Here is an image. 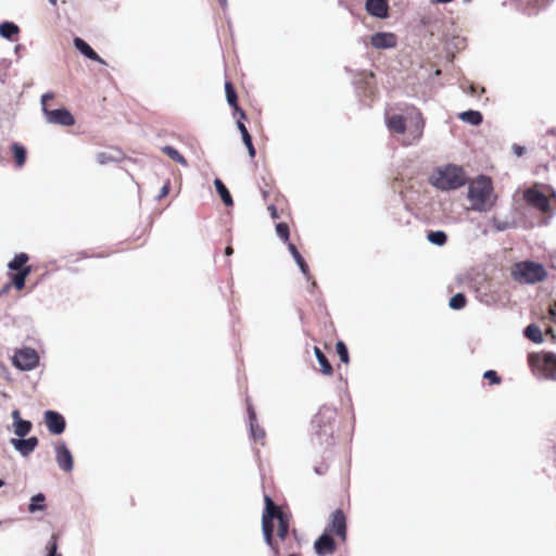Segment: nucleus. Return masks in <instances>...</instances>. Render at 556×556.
I'll list each match as a JSON object with an SVG mask.
<instances>
[{"mask_svg": "<svg viewBox=\"0 0 556 556\" xmlns=\"http://www.w3.org/2000/svg\"><path fill=\"white\" fill-rule=\"evenodd\" d=\"M265 508L262 515V532L267 546H269L276 556L279 555L280 549L274 541V520L278 521V538L285 541L289 533L290 518L288 514L274 503L269 495L264 496Z\"/></svg>", "mask_w": 556, "mask_h": 556, "instance_id": "nucleus-1", "label": "nucleus"}, {"mask_svg": "<svg viewBox=\"0 0 556 556\" xmlns=\"http://www.w3.org/2000/svg\"><path fill=\"white\" fill-rule=\"evenodd\" d=\"M467 198L471 202L472 211L479 213L489 212L496 201L491 179L484 175L478 176L469 184Z\"/></svg>", "mask_w": 556, "mask_h": 556, "instance_id": "nucleus-2", "label": "nucleus"}, {"mask_svg": "<svg viewBox=\"0 0 556 556\" xmlns=\"http://www.w3.org/2000/svg\"><path fill=\"white\" fill-rule=\"evenodd\" d=\"M430 184L441 190H456L465 186L468 181L465 170L456 164H445L437 167L429 177Z\"/></svg>", "mask_w": 556, "mask_h": 556, "instance_id": "nucleus-3", "label": "nucleus"}, {"mask_svg": "<svg viewBox=\"0 0 556 556\" xmlns=\"http://www.w3.org/2000/svg\"><path fill=\"white\" fill-rule=\"evenodd\" d=\"M510 275L519 283L533 285L543 281L547 273L542 264L523 261L513 266Z\"/></svg>", "mask_w": 556, "mask_h": 556, "instance_id": "nucleus-4", "label": "nucleus"}, {"mask_svg": "<svg viewBox=\"0 0 556 556\" xmlns=\"http://www.w3.org/2000/svg\"><path fill=\"white\" fill-rule=\"evenodd\" d=\"M12 363L17 369L28 371L38 365L39 356L36 350L24 348L15 352L12 357Z\"/></svg>", "mask_w": 556, "mask_h": 556, "instance_id": "nucleus-5", "label": "nucleus"}, {"mask_svg": "<svg viewBox=\"0 0 556 556\" xmlns=\"http://www.w3.org/2000/svg\"><path fill=\"white\" fill-rule=\"evenodd\" d=\"M525 201L538 211L552 215L549 199L534 187L527 188L523 191Z\"/></svg>", "mask_w": 556, "mask_h": 556, "instance_id": "nucleus-6", "label": "nucleus"}, {"mask_svg": "<svg viewBox=\"0 0 556 556\" xmlns=\"http://www.w3.org/2000/svg\"><path fill=\"white\" fill-rule=\"evenodd\" d=\"M43 116L48 124L60 125V126H73L75 118L73 114L65 108L49 110L43 108Z\"/></svg>", "mask_w": 556, "mask_h": 556, "instance_id": "nucleus-7", "label": "nucleus"}, {"mask_svg": "<svg viewBox=\"0 0 556 556\" xmlns=\"http://www.w3.org/2000/svg\"><path fill=\"white\" fill-rule=\"evenodd\" d=\"M336 409L332 407L323 406L318 413L313 417L312 425L319 428V433L325 435L331 434V428L328 426L334 419Z\"/></svg>", "mask_w": 556, "mask_h": 556, "instance_id": "nucleus-8", "label": "nucleus"}, {"mask_svg": "<svg viewBox=\"0 0 556 556\" xmlns=\"http://www.w3.org/2000/svg\"><path fill=\"white\" fill-rule=\"evenodd\" d=\"M43 419L47 429L54 435L62 434L66 428V421L62 414L55 410H46Z\"/></svg>", "mask_w": 556, "mask_h": 556, "instance_id": "nucleus-9", "label": "nucleus"}, {"mask_svg": "<svg viewBox=\"0 0 556 556\" xmlns=\"http://www.w3.org/2000/svg\"><path fill=\"white\" fill-rule=\"evenodd\" d=\"M55 462L64 472H71L74 467V459L70 448L64 442H59L55 447Z\"/></svg>", "mask_w": 556, "mask_h": 556, "instance_id": "nucleus-10", "label": "nucleus"}, {"mask_svg": "<svg viewBox=\"0 0 556 556\" xmlns=\"http://www.w3.org/2000/svg\"><path fill=\"white\" fill-rule=\"evenodd\" d=\"M409 118L413 124V128L409 131L408 141L406 142V144H415L422 137L424 128H425V119L422 117L421 112L416 109H414L413 112L409 114Z\"/></svg>", "mask_w": 556, "mask_h": 556, "instance_id": "nucleus-11", "label": "nucleus"}, {"mask_svg": "<svg viewBox=\"0 0 556 556\" xmlns=\"http://www.w3.org/2000/svg\"><path fill=\"white\" fill-rule=\"evenodd\" d=\"M370 45L378 50L395 48L397 45L396 36L389 31H378L371 35Z\"/></svg>", "mask_w": 556, "mask_h": 556, "instance_id": "nucleus-12", "label": "nucleus"}, {"mask_svg": "<svg viewBox=\"0 0 556 556\" xmlns=\"http://www.w3.org/2000/svg\"><path fill=\"white\" fill-rule=\"evenodd\" d=\"M12 446L23 456L27 457L37 447L39 440L37 437L24 438H12L10 440Z\"/></svg>", "mask_w": 556, "mask_h": 556, "instance_id": "nucleus-13", "label": "nucleus"}, {"mask_svg": "<svg viewBox=\"0 0 556 556\" xmlns=\"http://www.w3.org/2000/svg\"><path fill=\"white\" fill-rule=\"evenodd\" d=\"M328 530L334 532L340 539H346V519L341 509H337L331 514V522Z\"/></svg>", "mask_w": 556, "mask_h": 556, "instance_id": "nucleus-14", "label": "nucleus"}, {"mask_svg": "<svg viewBox=\"0 0 556 556\" xmlns=\"http://www.w3.org/2000/svg\"><path fill=\"white\" fill-rule=\"evenodd\" d=\"M539 366L546 379L556 380V354H544L539 361Z\"/></svg>", "mask_w": 556, "mask_h": 556, "instance_id": "nucleus-15", "label": "nucleus"}, {"mask_svg": "<svg viewBox=\"0 0 556 556\" xmlns=\"http://www.w3.org/2000/svg\"><path fill=\"white\" fill-rule=\"evenodd\" d=\"M314 548L319 556L330 555L336 551V542L331 535L325 532L315 541Z\"/></svg>", "mask_w": 556, "mask_h": 556, "instance_id": "nucleus-16", "label": "nucleus"}, {"mask_svg": "<svg viewBox=\"0 0 556 556\" xmlns=\"http://www.w3.org/2000/svg\"><path fill=\"white\" fill-rule=\"evenodd\" d=\"M248 421L250 437L254 440H263L265 438L264 429L258 425L256 419V413L251 404H248Z\"/></svg>", "mask_w": 556, "mask_h": 556, "instance_id": "nucleus-17", "label": "nucleus"}, {"mask_svg": "<svg viewBox=\"0 0 556 556\" xmlns=\"http://www.w3.org/2000/svg\"><path fill=\"white\" fill-rule=\"evenodd\" d=\"M73 45L85 58L101 64H105V61L83 38L75 37Z\"/></svg>", "mask_w": 556, "mask_h": 556, "instance_id": "nucleus-18", "label": "nucleus"}, {"mask_svg": "<svg viewBox=\"0 0 556 556\" xmlns=\"http://www.w3.org/2000/svg\"><path fill=\"white\" fill-rule=\"evenodd\" d=\"M527 14H536L545 9L553 0H515Z\"/></svg>", "mask_w": 556, "mask_h": 556, "instance_id": "nucleus-19", "label": "nucleus"}, {"mask_svg": "<svg viewBox=\"0 0 556 556\" xmlns=\"http://www.w3.org/2000/svg\"><path fill=\"white\" fill-rule=\"evenodd\" d=\"M365 7L371 16L384 18L388 15V3L386 0H367Z\"/></svg>", "mask_w": 556, "mask_h": 556, "instance_id": "nucleus-20", "label": "nucleus"}, {"mask_svg": "<svg viewBox=\"0 0 556 556\" xmlns=\"http://www.w3.org/2000/svg\"><path fill=\"white\" fill-rule=\"evenodd\" d=\"M386 125L392 132L403 135L406 131V121L401 114H393L386 117Z\"/></svg>", "mask_w": 556, "mask_h": 556, "instance_id": "nucleus-21", "label": "nucleus"}, {"mask_svg": "<svg viewBox=\"0 0 556 556\" xmlns=\"http://www.w3.org/2000/svg\"><path fill=\"white\" fill-rule=\"evenodd\" d=\"M225 93L227 103L239 114L240 118H245V113L238 106V97L231 83H225Z\"/></svg>", "mask_w": 556, "mask_h": 556, "instance_id": "nucleus-22", "label": "nucleus"}, {"mask_svg": "<svg viewBox=\"0 0 556 556\" xmlns=\"http://www.w3.org/2000/svg\"><path fill=\"white\" fill-rule=\"evenodd\" d=\"M288 250L291 253L296 265L299 266L301 273L304 276H306L307 279H311L308 266H307L305 260L303 258V256L301 255V253L298 251L296 247L293 243L288 242Z\"/></svg>", "mask_w": 556, "mask_h": 556, "instance_id": "nucleus-23", "label": "nucleus"}, {"mask_svg": "<svg viewBox=\"0 0 556 556\" xmlns=\"http://www.w3.org/2000/svg\"><path fill=\"white\" fill-rule=\"evenodd\" d=\"M458 118L469 125L478 126L482 123L483 115L480 111L467 110V111L459 113Z\"/></svg>", "mask_w": 556, "mask_h": 556, "instance_id": "nucleus-24", "label": "nucleus"}, {"mask_svg": "<svg viewBox=\"0 0 556 556\" xmlns=\"http://www.w3.org/2000/svg\"><path fill=\"white\" fill-rule=\"evenodd\" d=\"M214 186H215L216 192L220 197L223 203L226 206H232L233 200H232V197H231L229 190L225 186V184L219 178H215Z\"/></svg>", "mask_w": 556, "mask_h": 556, "instance_id": "nucleus-25", "label": "nucleus"}, {"mask_svg": "<svg viewBox=\"0 0 556 556\" xmlns=\"http://www.w3.org/2000/svg\"><path fill=\"white\" fill-rule=\"evenodd\" d=\"M20 33L18 26L13 22L0 23V36L8 40H13V37Z\"/></svg>", "mask_w": 556, "mask_h": 556, "instance_id": "nucleus-26", "label": "nucleus"}, {"mask_svg": "<svg viewBox=\"0 0 556 556\" xmlns=\"http://www.w3.org/2000/svg\"><path fill=\"white\" fill-rule=\"evenodd\" d=\"M314 353H315L318 364L321 367V372L326 376L332 375V372H333L332 366L329 363L327 356L324 354V352L319 348L315 346Z\"/></svg>", "mask_w": 556, "mask_h": 556, "instance_id": "nucleus-27", "label": "nucleus"}, {"mask_svg": "<svg viewBox=\"0 0 556 556\" xmlns=\"http://www.w3.org/2000/svg\"><path fill=\"white\" fill-rule=\"evenodd\" d=\"M30 267L21 268L20 271L15 273L11 277V282L16 290H22L25 287L27 276L30 274Z\"/></svg>", "mask_w": 556, "mask_h": 556, "instance_id": "nucleus-28", "label": "nucleus"}, {"mask_svg": "<svg viewBox=\"0 0 556 556\" xmlns=\"http://www.w3.org/2000/svg\"><path fill=\"white\" fill-rule=\"evenodd\" d=\"M162 151L173 161L179 163L180 165H182L185 167L188 166L187 160L185 159V156L182 154L179 153V151L176 148H174L172 146H164V147H162Z\"/></svg>", "mask_w": 556, "mask_h": 556, "instance_id": "nucleus-29", "label": "nucleus"}, {"mask_svg": "<svg viewBox=\"0 0 556 556\" xmlns=\"http://www.w3.org/2000/svg\"><path fill=\"white\" fill-rule=\"evenodd\" d=\"M46 496L43 493H37L30 498L28 510L34 514L36 511H42L46 509L45 505Z\"/></svg>", "mask_w": 556, "mask_h": 556, "instance_id": "nucleus-30", "label": "nucleus"}, {"mask_svg": "<svg viewBox=\"0 0 556 556\" xmlns=\"http://www.w3.org/2000/svg\"><path fill=\"white\" fill-rule=\"evenodd\" d=\"M427 240L437 247H443L447 241V235L443 230L429 231Z\"/></svg>", "mask_w": 556, "mask_h": 556, "instance_id": "nucleus-31", "label": "nucleus"}, {"mask_svg": "<svg viewBox=\"0 0 556 556\" xmlns=\"http://www.w3.org/2000/svg\"><path fill=\"white\" fill-rule=\"evenodd\" d=\"M525 336L534 343H541L543 336L540 327L534 324H530L525 328Z\"/></svg>", "mask_w": 556, "mask_h": 556, "instance_id": "nucleus-32", "label": "nucleus"}, {"mask_svg": "<svg viewBox=\"0 0 556 556\" xmlns=\"http://www.w3.org/2000/svg\"><path fill=\"white\" fill-rule=\"evenodd\" d=\"M29 257L26 253L16 254L13 260H11L8 264L9 269L20 271L21 268L26 267L25 264L28 262Z\"/></svg>", "mask_w": 556, "mask_h": 556, "instance_id": "nucleus-33", "label": "nucleus"}, {"mask_svg": "<svg viewBox=\"0 0 556 556\" xmlns=\"http://www.w3.org/2000/svg\"><path fill=\"white\" fill-rule=\"evenodd\" d=\"M12 152L17 167H22L26 162V150L18 143H13Z\"/></svg>", "mask_w": 556, "mask_h": 556, "instance_id": "nucleus-34", "label": "nucleus"}, {"mask_svg": "<svg viewBox=\"0 0 556 556\" xmlns=\"http://www.w3.org/2000/svg\"><path fill=\"white\" fill-rule=\"evenodd\" d=\"M14 433L18 438L26 437L31 430V422L29 420H18L13 424Z\"/></svg>", "mask_w": 556, "mask_h": 556, "instance_id": "nucleus-35", "label": "nucleus"}, {"mask_svg": "<svg viewBox=\"0 0 556 556\" xmlns=\"http://www.w3.org/2000/svg\"><path fill=\"white\" fill-rule=\"evenodd\" d=\"M466 304H467L466 295L460 292L454 294L448 301L450 308H452L454 311L463 309L466 306Z\"/></svg>", "mask_w": 556, "mask_h": 556, "instance_id": "nucleus-36", "label": "nucleus"}, {"mask_svg": "<svg viewBox=\"0 0 556 556\" xmlns=\"http://www.w3.org/2000/svg\"><path fill=\"white\" fill-rule=\"evenodd\" d=\"M336 352L342 363H344V364L349 363V361H350L349 350L343 341H338L336 343Z\"/></svg>", "mask_w": 556, "mask_h": 556, "instance_id": "nucleus-37", "label": "nucleus"}, {"mask_svg": "<svg viewBox=\"0 0 556 556\" xmlns=\"http://www.w3.org/2000/svg\"><path fill=\"white\" fill-rule=\"evenodd\" d=\"M276 232H277V236L283 241V242H289V237H290V230H289V226L287 223H278L276 225Z\"/></svg>", "mask_w": 556, "mask_h": 556, "instance_id": "nucleus-38", "label": "nucleus"}, {"mask_svg": "<svg viewBox=\"0 0 556 556\" xmlns=\"http://www.w3.org/2000/svg\"><path fill=\"white\" fill-rule=\"evenodd\" d=\"M47 556H62V554L58 553V542L56 536L52 535L47 544Z\"/></svg>", "mask_w": 556, "mask_h": 556, "instance_id": "nucleus-39", "label": "nucleus"}, {"mask_svg": "<svg viewBox=\"0 0 556 556\" xmlns=\"http://www.w3.org/2000/svg\"><path fill=\"white\" fill-rule=\"evenodd\" d=\"M492 224H493V227L497 231H505V230L511 228L514 225L513 223H510L508 220H500L497 218H493Z\"/></svg>", "mask_w": 556, "mask_h": 556, "instance_id": "nucleus-40", "label": "nucleus"}, {"mask_svg": "<svg viewBox=\"0 0 556 556\" xmlns=\"http://www.w3.org/2000/svg\"><path fill=\"white\" fill-rule=\"evenodd\" d=\"M242 141H243L245 148L248 149L249 156L250 157H254L255 154H256V151H255V148L253 146L252 136L251 135H244V137H242Z\"/></svg>", "mask_w": 556, "mask_h": 556, "instance_id": "nucleus-41", "label": "nucleus"}, {"mask_svg": "<svg viewBox=\"0 0 556 556\" xmlns=\"http://www.w3.org/2000/svg\"><path fill=\"white\" fill-rule=\"evenodd\" d=\"M483 378L489 380L490 383H492V384H498L501 382L500 376L497 375V372L495 370H492V369L484 371Z\"/></svg>", "mask_w": 556, "mask_h": 556, "instance_id": "nucleus-42", "label": "nucleus"}, {"mask_svg": "<svg viewBox=\"0 0 556 556\" xmlns=\"http://www.w3.org/2000/svg\"><path fill=\"white\" fill-rule=\"evenodd\" d=\"M96 160L100 165H105L110 162H114L115 159L106 152H99L96 155Z\"/></svg>", "mask_w": 556, "mask_h": 556, "instance_id": "nucleus-43", "label": "nucleus"}, {"mask_svg": "<svg viewBox=\"0 0 556 556\" xmlns=\"http://www.w3.org/2000/svg\"><path fill=\"white\" fill-rule=\"evenodd\" d=\"M54 97H55V96H54V93H53V92H51V91H48V92H46V93H43V94L41 96V98H40V104H41V111H42V112H43V108H48V106H47V101H48V100H52V99H54Z\"/></svg>", "mask_w": 556, "mask_h": 556, "instance_id": "nucleus-44", "label": "nucleus"}, {"mask_svg": "<svg viewBox=\"0 0 556 556\" xmlns=\"http://www.w3.org/2000/svg\"><path fill=\"white\" fill-rule=\"evenodd\" d=\"M168 192H169V184H168V182H166V184H164V185H163V187L161 188L160 193L157 194L156 199H157V200L163 199L164 197H166V195L168 194Z\"/></svg>", "mask_w": 556, "mask_h": 556, "instance_id": "nucleus-45", "label": "nucleus"}, {"mask_svg": "<svg viewBox=\"0 0 556 556\" xmlns=\"http://www.w3.org/2000/svg\"><path fill=\"white\" fill-rule=\"evenodd\" d=\"M513 151L515 155L521 156L526 152V148L519 144H513Z\"/></svg>", "mask_w": 556, "mask_h": 556, "instance_id": "nucleus-46", "label": "nucleus"}, {"mask_svg": "<svg viewBox=\"0 0 556 556\" xmlns=\"http://www.w3.org/2000/svg\"><path fill=\"white\" fill-rule=\"evenodd\" d=\"M237 128L240 131L241 137H244V135H250V132L248 131L245 125L241 121L237 122Z\"/></svg>", "mask_w": 556, "mask_h": 556, "instance_id": "nucleus-47", "label": "nucleus"}, {"mask_svg": "<svg viewBox=\"0 0 556 556\" xmlns=\"http://www.w3.org/2000/svg\"><path fill=\"white\" fill-rule=\"evenodd\" d=\"M268 210L270 212V216H271L273 219H277L279 217L277 208H276L275 205H269Z\"/></svg>", "mask_w": 556, "mask_h": 556, "instance_id": "nucleus-48", "label": "nucleus"}, {"mask_svg": "<svg viewBox=\"0 0 556 556\" xmlns=\"http://www.w3.org/2000/svg\"><path fill=\"white\" fill-rule=\"evenodd\" d=\"M549 315L553 320L556 323V302L549 307Z\"/></svg>", "mask_w": 556, "mask_h": 556, "instance_id": "nucleus-49", "label": "nucleus"}, {"mask_svg": "<svg viewBox=\"0 0 556 556\" xmlns=\"http://www.w3.org/2000/svg\"><path fill=\"white\" fill-rule=\"evenodd\" d=\"M12 418L14 419V422L15 421H18V420H23L20 416V412L17 409L13 410L12 412Z\"/></svg>", "mask_w": 556, "mask_h": 556, "instance_id": "nucleus-50", "label": "nucleus"}, {"mask_svg": "<svg viewBox=\"0 0 556 556\" xmlns=\"http://www.w3.org/2000/svg\"><path fill=\"white\" fill-rule=\"evenodd\" d=\"M11 288V283H5L2 289L0 290V295H3L4 293H7Z\"/></svg>", "mask_w": 556, "mask_h": 556, "instance_id": "nucleus-51", "label": "nucleus"}, {"mask_svg": "<svg viewBox=\"0 0 556 556\" xmlns=\"http://www.w3.org/2000/svg\"><path fill=\"white\" fill-rule=\"evenodd\" d=\"M232 253H233V249L230 245L226 247L225 255L230 256V255H232Z\"/></svg>", "mask_w": 556, "mask_h": 556, "instance_id": "nucleus-52", "label": "nucleus"}, {"mask_svg": "<svg viewBox=\"0 0 556 556\" xmlns=\"http://www.w3.org/2000/svg\"><path fill=\"white\" fill-rule=\"evenodd\" d=\"M218 3L223 9L227 8V0H218Z\"/></svg>", "mask_w": 556, "mask_h": 556, "instance_id": "nucleus-53", "label": "nucleus"}, {"mask_svg": "<svg viewBox=\"0 0 556 556\" xmlns=\"http://www.w3.org/2000/svg\"><path fill=\"white\" fill-rule=\"evenodd\" d=\"M315 287H316V282H315V281H313V282L311 283L309 288H308V292H309V293H313V291H314Z\"/></svg>", "mask_w": 556, "mask_h": 556, "instance_id": "nucleus-54", "label": "nucleus"}, {"mask_svg": "<svg viewBox=\"0 0 556 556\" xmlns=\"http://www.w3.org/2000/svg\"><path fill=\"white\" fill-rule=\"evenodd\" d=\"M452 0H435L437 3H447V2H451Z\"/></svg>", "mask_w": 556, "mask_h": 556, "instance_id": "nucleus-55", "label": "nucleus"}, {"mask_svg": "<svg viewBox=\"0 0 556 556\" xmlns=\"http://www.w3.org/2000/svg\"><path fill=\"white\" fill-rule=\"evenodd\" d=\"M315 472H316L317 475H323V471L320 470V468H319V467H315Z\"/></svg>", "mask_w": 556, "mask_h": 556, "instance_id": "nucleus-56", "label": "nucleus"}, {"mask_svg": "<svg viewBox=\"0 0 556 556\" xmlns=\"http://www.w3.org/2000/svg\"><path fill=\"white\" fill-rule=\"evenodd\" d=\"M50 4L55 5L58 3V0H48Z\"/></svg>", "mask_w": 556, "mask_h": 556, "instance_id": "nucleus-57", "label": "nucleus"}, {"mask_svg": "<svg viewBox=\"0 0 556 556\" xmlns=\"http://www.w3.org/2000/svg\"><path fill=\"white\" fill-rule=\"evenodd\" d=\"M262 193H263V197H264V198H267L268 192H267L266 190H263V191H262Z\"/></svg>", "mask_w": 556, "mask_h": 556, "instance_id": "nucleus-58", "label": "nucleus"}, {"mask_svg": "<svg viewBox=\"0 0 556 556\" xmlns=\"http://www.w3.org/2000/svg\"><path fill=\"white\" fill-rule=\"evenodd\" d=\"M470 93H471V94H475V93H476V90H475V88H473L472 86H471Z\"/></svg>", "mask_w": 556, "mask_h": 556, "instance_id": "nucleus-59", "label": "nucleus"}, {"mask_svg": "<svg viewBox=\"0 0 556 556\" xmlns=\"http://www.w3.org/2000/svg\"><path fill=\"white\" fill-rule=\"evenodd\" d=\"M4 485V481L2 479H0V488H2Z\"/></svg>", "mask_w": 556, "mask_h": 556, "instance_id": "nucleus-60", "label": "nucleus"}, {"mask_svg": "<svg viewBox=\"0 0 556 556\" xmlns=\"http://www.w3.org/2000/svg\"><path fill=\"white\" fill-rule=\"evenodd\" d=\"M552 198H555V199H556V192H555V191H553V193H552Z\"/></svg>", "mask_w": 556, "mask_h": 556, "instance_id": "nucleus-61", "label": "nucleus"}, {"mask_svg": "<svg viewBox=\"0 0 556 556\" xmlns=\"http://www.w3.org/2000/svg\"><path fill=\"white\" fill-rule=\"evenodd\" d=\"M292 533L296 538V530H293Z\"/></svg>", "mask_w": 556, "mask_h": 556, "instance_id": "nucleus-62", "label": "nucleus"}, {"mask_svg": "<svg viewBox=\"0 0 556 556\" xmlns=\"http://www.w3.org/2000/svg\"><path fill=\"white\" fill-rule=\"evenodd\" d=\"M288 556H298V554L292 553V554H289Z\"/></svg>", "mask_w": 556, "mask_h": 556, "instance_id": "nucleus-63", "label": "nucleus"}]
</instances>
